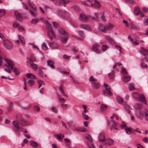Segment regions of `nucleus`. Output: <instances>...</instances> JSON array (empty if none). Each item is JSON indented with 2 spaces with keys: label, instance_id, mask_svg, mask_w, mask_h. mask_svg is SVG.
<instances>
[{
  "label": "nucleus",
  "instance_id": "nucleus-1",
  "mask_svg": "<svg viewBox=\"0 0 148 148\" xmlns=\"http://www.w3.org/2000/svg\"><path fill=\"white\" fill-rule=\"evenodd\" d=\"M16 118L18 123L15 121H13L12 124L14 126L16 131L19 132L21 131L22 127L19 126L18 124H21L22 126H25L27 125V123L23 119L21 116L20 115H16Z\"/></svg>",
  "mask_w": 148,
  "mask_h": 148
},
{
  "label": "nucleus",
  "instance_id": "nucleus-2",
  "mask_svg": "<svg viewBox=\"0 0 148 148\" xmlns=\"http://www.w3.org/2000/svg\"><path fill=\"white\" fill-rule=\"evenodd\" d=\"M59 33L62 35L61 38V42L63 43H66L69 38L68 34L63 28H59Z\"/></svg>",
  "mask_w": 148,
  "mask_h": 148
},
{
  "label": "nucleus",
  "instance_id": "nucleus-3",
  "mask_svg": "<svg viewBox=\"0 0 148 148\" xmlns=\"http://www.w3.org/2000/svg\"><path fill=\"white\" fill-rule=\"evenodd\" d=\"M46 27L48 30V36L51 40H53V37L55 36L54 33L51 28L50 24L47 21L45 22Z\"/></svg>",
  "mask_w": 148,
  "mask_h": 148
},
{
  "label": "nucleus",
  "instance_id": "nucleus-4",
  "mask_svg": "<svg viewBox=\"0 0 148 148\" xmlns=\"http://www.w3.org/2000/svg\"><path fill=\"white\" fill-rule=\"evenodd\" d=\"M85 137L87 140V143L88 148H95L92 143L93 139L90 135L88 134H85Z\"/></svg>",
  "mask_w": 148,
  "mask_h": 148
},
{
  "label": "nucleus",
  "instance_id": "nucleus-5",
  "mask_svg": "<svg viewBox=\"0 0 148 148\" xmlns=\"http://www.w3.org/2000/svg\"><path fill=\"white\" fill-rule=\"evenodd\" d=\"M103 86L105 88V89L103 91V94L106 96H110L112 95L113 94L111 92V88L106 83H104Z\"/></svg>",
  "mask_w": 148,
  "mask_h": 148
},
{
  "label": "nucleus",
  "instance_id": "nucleus-6",
  "mask_svg": "<svg viewBox=\"0 0 148 148\" xmlns=\"http://www.w3.org/2000/svg\"><path fill=\"white\" fill-rule=\"evenodd\" d=\"M13 71L15 73L16 75L19 74V71L18 69L15 67L13 62L10 60V73Z\"/></svg>",
  "mask_w": 148,
  "mask_h": 148
},
{
  "label": "nucleus",
  "instance_id": "nucleus-7",
  "mask_svg": "<svg viewBox=\"0 0 148 148\" xmlns=\"http://www.w3.org/2000/svg\"><path fill=\"white\" fill-rule=\"evenodd\" d=\"M89 80L91 82L92 86L94 88L97 89L100 87V84L96 82L97 80L95 78H94L92 76H91L89 78Z\"/></svg>",
  "mask_w": 148,
  "mask_h": 148
},
{
  "label": "nucleus",
  "instance_id": "nucleus-8",
  "mask_svg": "<svg viewBox=\"0 0 148 148\" xmlns=\"http://www.w3.org/2000/svg\"><path fill=\"white\" fill-rule=\"evenodd\" d=\"M99 44H95L93 45L92 50L97 53H99L100 52V50L99 49Z\"/></svg>",
  "mask_w": 148,
  "mask_h": 148
},
{
  "label": "nucleus",
  "instance_id": "nucleus-9",
  "mask_svg": "<svg viewBox=\"0 0 148 148\" xmlns=\"http://www.w3.org/2000/svg\"><path fill=\"white\" fill-rule=\"evenodd\" d=\"M79 19L82 22H86L88 20V18L85 14L82 13L79 16Z\"/></svg>",
  "mask_w": 148,
  "mask_h": 148
},
{
  "label": "nucleus",
  "instance_id": "nucleus-10",
  "mask_svg": "<svg viewBox=\"0 0 148 148\" xmlns=\"http://www.w3.org/2000/svg\"><path fill=\"white\" fill-rule=\"evenodd\" d=\"M98 30L100 32L104 33H106V26L101 24H99L98 27Z\"/></svg>",
  "mask_w": 148,
  "mask_h": 148
},
{
  "label": "nucleus",
  "instance_id": "nucleus-11",
  "mask_svg": "<svg viewBox=\"0 0 148 148\" xmlns=\"http://www.w3.org/2000/svg\"><path fill=\"white\" fill-rule=\"evenodd\" d=\"M70 2L69 0H59L58 1V5H61L64 4V7H65L66 5L68 4Z\"/></svg>",
  "mask_w": 148,
  "mask_h": 148
},
{
  "label": "nucleus",
  "instance_id": "nucleus-12",
  "mask_svg": "<svg viewBox=\"0 0 148 148\" xmlns=\"http://www.w3.org/2000/svg\"><path fill=\"white\" fill-rule=\"evenodd\" d=\"M140 52L143 56H148V49L141 48L140 50Z\"/></svg>",
  "mask_w": 148,
  "mask_h": 148
},
{
  "label": "nucleus",
  "instance_id": "nucleus-13",
  "mask_svg": "<svg viewBox=\"0 0 148 148\" xmlns=\"http://www.w3.org/2000/svg\"><path fill=\"white\" fill-rule=\"evenodd\" d=\"M79 27L82 29H83L88 31H91V30L90 27L86 25H79Z\"/></svg>",
  "mask_w": 148,
  "mask_h": 148
},
{
  "label": "nucleus",
  "instance_id": "nucleus-14",
  "mask_svg": "<svg viewBox=\"0 0 148 148\" xmlns=\"http://www.w3.org/2000/svg\"><path fill=\"white\" fill-rule=\"evenodd\" d=\"M94 4L92 3L90 5V6L92 7L94 6L96 8H99L101 6V5L99 2L96 0H94Z\"/></svg>",
  "mask_w": 148,
  "mask_h": 148
},
{
  "label": "nucleus",
  "instance_id": "nucleus-15",
  "mask_svg": "<svg viewBox=\"0 0 148 148\" xmlns=\"http://www.w3.org/2000/svg\"><path fill=\"white\" fill-rule=\"evenodd\" d=\"M104 141V144L108 146L112 145L114 143L113 140L110 138L106 139Z\"/></svg>",
  "mask_w": 148,
  "mask_h": 148
},
{
  "label": "nucleus",
  "instance_id": "nucleus-16",
  "mask_svg": "<svg viewBox=\"0 0 148 148\" xmlns=\"http://www.w3.org/2000/svg\"><path fill=\"white\" fill-rule=\"evenodd\" d=\"M105 133L102 132L100 133L99 136V141L101 142H103L105 140Z\"/></svg>",
  "mask_w": 148,
  "mask_h": 148
},
{
  "label": "nucleus",
  "instance_id": "nucleus-17",
  "mask_svg": "<svg viewBox=\"0 0 148 148\" xmlns=\"http://www.w3.org/2000/svg\"><path fill=\"white\" fill-rule=\"evenodd\" d=\"M106 30H111L112 29L115 27L114 25L109 23L106 25Z\"/></svg>",
  "mask_w": 148,
  "mask_h": 148
},
{
  "label": "nucleus",
  "instance_id": "nucleus-18",
  "mask_svg": "<svg viewBox=\"0 0 148 148\" xmlns=\"http://www.w3.org/2000/svg\"><path fill=\"white\" fill-rule=\"evenodd\" d=\"M14 14L16 17V18L19 21H21L22 20V17L19 13L17 11L14 12Z\"/></svg>",
  "mask_w": 148,
  "mask_h": 148
},
{
  "label": "nucleus",
  "instance_id": "nucleus-19",
  "mask_svg": "<svg viewBox=\"0 0 148 148\" xmlns=\"http://www.w3.org/2000/svg\"><path fill=\"white\" fill-rule=\"evenodd\" d=\"M43 69V68H39L38 70V74L39 76L41 77H43L44 76H45V77H46V75L44 73L42 70V69Z\"/></svg>",
  "mask_w": 148,
  "mask_h": 148
},
{
  "label": "nucleus",
  "instance_id": "nucleus-20",
  "mask_svg": "<svg viewBox=\"0 0 148 148\" xmlns=\"http://www.w3.org/2000/svg\"><path fill=\"white\" fill-rule=\"evenodd\" d=\"M6 63L5 64V66L8 67V68L7 69H5V70L7 72L9 73V60H7L6 58L5 59Z\"/></svg>",
  "mask_w": 148,
  "mask_h": 148
},
{
  "label": "nucleus",
  "instance_id": "nucleus-21",
  "mask_svg": "<svg viewBox=\"0 0 148 148\" xmlns=\"http://www.w3.org/2000/svg\"><path fill=\"white\" fill-rule=\"evenodd\" d=\"M140 10L139 8L138 7L136 6L134 8V13L136 15H138L140 14Z\"/></svg>",
  "mask_w": 148,
  "mask_h": 148
},
{
  "label": "nucleus",
  "instance_id": "nucleus-22",
  "mask_svg": "<svg viewBox=\"0 0 148 148\" xmlns=\"http://www.w3.org/2000/svg\"><path fill=\"white\" fill-rule=\"evenodd\" d=\"M49 45L50 47L53 49H56L58 47V45L55 42H51L49 43Z\"/></svg>",
  "mask_w": 148,
  "mask_h": 148
},
{
  "label": "nucleus",
  "instance_id": "nucleus-23",
  "mask_svg": "<svg viewBox=\"0 0 148 148\" xmlns=\"http://www.w3.org/2000/svg\"><path fill=\"white\" fill-rule=\"evenodd\" d=\"M28 64L33 69L34 71H36L38 69V66L36 64L34 63H29Z\"/></svg>",
  "mask_w": 148,
  "mask_h": 148
},
{
  "label": "nucleus",
  "instance_id": "nucleus-24",
  "mask_svg": "<svg viewBox=\"0 0 148 148\" xmlns=\"http://www.w3.org/2000/svg\"><path fill=\"white\" fill-rule=\"evenodd\" d=\"M4 45L5 48L7 49H9V41L8 39L5 40L4 41Z\"/></svg>",
  "mask_w": 148,
  "mask_h": 148
},
{
  "label": "nucleus",
  "instance_id": "nucleus-25",
  "mask_svg": "<svg viewBox=\"0 0 148 148\" xmlns=\"http://www.w3.org/2000/svg\"><path fill=\"white\" fill-rule=\"evenodd\" d=\"M60 105L61 107L63 109H65L68 107V104L66 102H60Z\"/></svg>",
  "mask_w": 148,
  "mask_h": 148
},
{
  "label": "nucleus",
  "instance_id": "nucleus-26",
  "mask_svg": "<svg viewBox=\"0 0 148 148\" xmlns=\"http://www.w3.org/2000/svg\"><path fill=\"white\" fill-rule=\"evenodd\" d=\"M129 26L132 29H139V27L138 26L134 25L132 23L130 24Z\"/></svg>",
  "mask_w": 148,
  "mask_h": 148
},
{
  "label": "nucleus",
  "instance_id": "nucleus-27",
  "mask_svg": "<svg viewBox=\"0 0 148 148\" xmlns=\"http://www.w3.org/2000/svg\"><path fill=\"white\" fill-rule=\"evenodd\" d=\"M138 100H140L142 102H146V100L145 95L143 94L140 95Z\"/></svg>",
  "mask_w": 148,
  "mask_h": 148
},
{
  "label": "nucleus",
  "instance_id": "nucleus-28",
  "mask_svg": "<svg viewBox=\"0 0 148 148\" xmlns=\"http://www.w3.org/2000/svg\"><path fill=\"white\" fill-rule=\"evenodd\" d=\"M47 63L48 65L49 66L52 68H54L53 62L52 61L48 60L47 61Z\"/></svg>",
  "mask_w": 148,
  "mask_h": 148
},
{
  "label": "nucleus",
  "instance_id": "nucleus-29",
  "mask_svg": "<svg viewBox=\"0 0 148 148\" xmlns=\"http://www.w3.org/2000/svg\"><path fill=\"white\" fill-rule=\"evenodd\" d=\"M27 77L28 78H31L32 79H35L36 78V76L31 74L30 73H28L26 75Z\"/></svg>",
  "mask_w": 148,
  "mask_h": 148
},
{
  "label": "nucleus",
  "instance_id": "nucleus-30",
  "mask_svg": "<svg viewBox=\"0 0 148 148\" xmlns=\"http://www.w3.org/2000/svg\"><path fill=\"white\" fill-rule=\"evenodd\" d=\"M106 40L108 41L109 43H113L114 42V39L109 36H106L105 38Z\"/></svg>",
  "mask_w": 148,
  "mask_h": 148
},
{
  "label": "nucleus",
  "instance_id": "nucleus-31",
  "mask_svg": "<svg viewBox=\"0 0 148 148\" xmlns=\"http://www.w3.org/2000/svg\"><path fill=\"white\" fill-rule=\"evenodd\" d=\"M29 60V62L30 63H33V62L36 61V59L35 57L34 56L32 55L30 56V58H28Z\"/></svg>",
  "mask_w": 148,
  "mask_h": 148
},
{
  "label": "nucleus",
  "instance_id": "nucleus-32",
  "mask_svg": "<svg viewBox=\"0 0 148 148\" xmlns=\"http://www.w3.org/2000/svg\"><path fill=\"white\" fill-rule=\"evenodd\" d=\"M115 71L114 70L112 71V72L108 74L109 78L110 79H112L114 77Z\"/></svg>",
  "mask_w": 148,
  "mask_h": 148
},
{
  "label": "nucleus",
  "instance_id": "nucleus-33",
  "mask_svg": "<svg viewBox=\"0 0 148 148\" xmlns=\"http://www.w3.org/2000/svg\"><path fill=\"white\" fill-rule=\"evenodd\" d=\"M140 95L137 92H134L133 94L134 98L136 100L138 101L139 98L140 97Z\"/></svg>",
  "mask_w": 148,
  "mask_h": 148
},
{
  "label": "nucleus",
  "instance_id": "nucleus-34",
  "mask_svg": "<svg viewBox=\"0 0 148 148\" xmlns=\"http://www.w3.org/2000/svg\"><path fill=\"white\" fill-rule=\"evenodd\" d=\"M18 37L19 39L21 41V43L22 44V45L23 46H24L25 45V43L24 38L23 37L20 36L19 35L18 36Z\"/></svg>",
  "mask_w": 148,
  "mask_h": 148
},
{
  "label": "nucleus",
  "instance_id": "nucleus-35",
  "mask_svg": "<svg viewBox=\"0 0 148 148\" xmlns=\"http://www.w3.org/2000/svg\"><path fill=\"white\" fill-rule=\"evenodd\" d=\"M128 88L130 91L134 90H135L134 86L132 83H130L129 84Z\"/></svg>",
  "mask_w": 148,
  "mask_h": 148
},
{
  "label": "nucleus",
  "instance_id": "nucleus-36",
  "mask_svg": "<svg viewBox=\"0 0 148 148\" xmlns=\"http://www.w3.org/2000/svg\"><path fill=\"white\" fill-rule=\"evenodd\" d=\"M107 108V106L105 104H102L100 106L101 112L105 110Z\"/></svg>",
  "mask_w": 148,
  "mask_h": 148
},
{
  "label": "nucleus",
  "instance_id": "nucleus-37",
  "mask_svg": "<svg viewBox=\"0 0 148 148\" xmlns=\"http://www.w3.org/2000/svg\"><path fill=\"white\" fill-rule=\"evenodd\" d=\"M131 79V77L129 76H124L123 78V81L126 82H127L129 81Z\"/></svg>",
  "mask_w": 148,
  "mask_h": 148
},
{
  "label": "nucleus",
  "instance_id": "nucleus-38",
  "mask_svg": "<svg viewBox=\"0 0 148 148\" xmlns=\"http://www.w3.org/2000/svg\"><path fill=\"white\" fill-rule=\"evenodd\" d=\"M30 143L31 146L35 147H37L38 146V144L37 143L33 141H31Z\"/></svg>",
  "mask_w": 148,
  "mask_h": 148
},
{
  "label": "nucleus",
  "instance_id": "nucleus-39",
  "mask_svg": "<svg viewBox=\"0 0 148 148\" xmlns=\"http://www.w3.org/2000/svg\"><path fill=\"white\" fill-rule=\"evenodd\" d=\"M117 125V123L116 122L113 121V123L112 125L111 129L116 130L117 129L116 126Z\"/></svg>",
  "mask_w": 148,
  "mask_h": 148
},
{
  "label": "nucleus",
  "instance_id": "nucleus-40",
  "mask_svg": "<svg viewBox=\"0 0 148 148\" xmlns=\"http://www.w3.org/2000/svg\"><path fill=\"white\" fill-rule=\"evenodd\" d=\"M125 130L127 134H130L131 133L132 131L131 128L126 127Z\"/></svg>",
  "mask_w": 148,
  "mask_h": 148
},
{
  "label": "nucleus",
  "instance_id": "nucleus-41",
  "mask_svg": "<svg viewBox=\"0 0 148 148\" xmlns=\"http://www.w3.org/2000/svg\"><path fill=\"white\" fill-rule=\"evenodd\" d=\"M38 83L39 84V87H41L42 85H44L45 84L44 82L42 80H40L38 81Z\"/></svg>",
  "mask_w": 148,
  "mask_h": 148
},
{
  "label": "nucleus",
  "instance_id": "nucleus-42",
  "mask_svg": "<svg viewBox=\"0 0 148 148\" xmlns=\"http://www.w3.org/2000/svg\"><path fill=\"white\" fill-rule=\"evenodd\" d=\"M59 135L54 134L53 136L55 137H56L58 140H59L60 141H61V138L60 137V136L62 135V134L60 133H59Z\"/></svg>",
  "mask_w": 148,
  "mask_h": 148
},
{
  "label": "nucleus",
  "instance_id": "nucleus-43",
  "mask_svg": "<svg viewBox=\"0 0 148 148\" xmlns=\"http://www.w3.org/2000/svg\"><path fill=\"white\" fill-rule=\"evenodd\" d=\"M39 20L38 18H34L31 21V23L32 24H36L38 21Z\"/></svg>",
  "mask_w": 148,
  "mask_h": 148
},
{
  "label": "nucleus",
  "instance_id": "nucleus-44",
  "mask_svg": "<svg viewBox=\"0 0 148 148\" xmlns=\"http://www.w3.org/2000/svg\"><path fill=\"white\" fill-rule=\"evenodd\" d=\"M5 13V12L3 9H0V17L3 16Z\"/></svg>",
  "mask_w": 148,
  "mask_h": 148
},
{
  "label": "nucleus",
  "instance_id": "nucleus-45",
  "mask_svg": "<svg viewBox=\"0 0 148 148\" xmlns=\"http://www.w3.org/2000/svg\"><path fill=\"white\" fill-rule=\"evenodd\" d=\"M34 110L36 111H39L40 110V108L38 106L35 105L34 107Z\"/></svg>",
  "mask_w": 148,
  "mask_h": 148
},
{
  "label": "nucleus",
  "instance_id": "nucleus-46",
  "mask_svg": "<svg viewBox=\"0 0 148 148\" xmlns=\"http://www.w3.org/2000/svg\"><path fill=\"white\" fill-rule=\"evenodd\" d=\"M51 110L52 112L55 113L57 112L58 111L57 108L55 106L52 107L51 108Z\"/></svg>",
  "mask_w": 148,
  "mask_h": 148
},
{
  "label": "nucleus",
  "instance_id": "nucleus-47",
  "mask_svg": "<svg viewBox=\"0 0 148 148\" xmlns=\"http://www.w3.org/2000/svg\"><path fill=\"white\" fill-rule=\"evenodd\" d=\"M42 47L45 50H47L48 49V48L45 43H43L42 44Z\"/></svg>",
  "mask_w": 148,
  "mask_h": 148
},
{
  "label": "nucleus",
  "instance_id": "nucleus-48",
  "mask_svg": "<svg viewBox=\"0 0 148 148\" xmlns=\"http://www.w3.org/2000/svg\"><path fill=\"white\" fill-rule=\"evenodd\" d=\"M29 11L30 14L33 16H37V13L36 12V11H35V12H33L31 10H30Z\"/></svg>",
  "mask_w": 148,
  "mask_h": 148
},
{
  "label": "nucleus",
  "instance_id": "nucleus-49",
  "mask_svg": "<svg viewBox=\"0 0 148 148\" xmlns=\"http://www.w3.org/2000/svg\"><path fill=\"white\" fill-rule=\"evenodd\" d=\"M135 108L137 110H139L142 107V105L139 104H137L135 105Z\"/></svg>",
  "mask_w": 148,
  "mask_h": 148
},
{
  "label": "nucleus",
  "instance_id": "nucleus-50",
  "mask_svg": "<svg viewBox=\"0 0 148 148\" xmlns=\"http://www.w3.org/2000/svg\"><path fill=\"white\" fill-rule=\"evenodd\" d=\"M116 99L117 102H123V99L119 96L116 97Z\"/></svg>",
  "mask_w": 148,
  "mask_h": 148
},
{
  "label": "nucleus",
  "instance_id": "nucleus-51",
  "mask_svg": "<svg viewBox=\"0 0 148 148\" xmlns=\"http://www.w3.org/2000/svg\"><path fill=\"white\" fill-rule=\"evenodd\" d=\"M82 115L84 119L86 120H88L89 119L88 116L85 113H82Z\"/></svg>",
  "mask_w": 148,
  "mask_h": 148
},
{
  "label": "nucleus",
  "instance_id": "nucleus-52",
  "mask_svg": "<svg viewBox=\"0 0 148 148\" xmlns=\"http://www.w3.org/2000/svg\"><path fill=\"white\" fill-rule=\"evenodd\" d=\"M95 17H92V19L96 20L97 19L99 16L98 13H95Z\"/></svg>",
  "mask_w": 148,
  "mask_h": 148
},
{
  "label": "nucleus",
  "instance_id": "nucleus-53",
  "mask_svg": "<svg viewBox=\"0 0 148 148\" xmlns=\"http://www.w3.org/2000/svg\"><path fill=\"white\" fill-rule=\"evenodd\" d=\"M52 23L55 28H57L59 26V25L58 23L53 22Z\"/></svg>",
  "mask_w": 148,
  "mask_h": 148
},
{
  "label": "nucleus",
  "instance_id": "nucleus-54",
  "mask_svg": "<svg viewBox=\"0 0 148 148\" xmlns=\"http://www.w3.org/2000/svg\"><path fill=\"white\" fill-rule=\"evenodd\" d=\"M144 20L145 22L144 23L146 25H148V16H147L145 17Z\"/></svg>",
  "mask_w": 148,
  "mask_h": 148
},
{
  "label": "nucleus",
  "instance_id": "nucleus-55",
  "mask_svg": "<svg viewBox=\"0 0 148 148\" xmlns=\"http://www.w3.org/2000/svg\"><path fill=\"white\" fill-rule=\"evenodd\" d=\"M121 71L124 75H127V73L126 72L125 69L123 67L122 68Z\"/></svg>",
  "mask_w": 148,
  "mask_h": 148
},
{
  "label": "nucleus",
  "instance_id": "nucleus-56",
  "mask_svg": "<svg viewBox=\"0 0 148 148\" xmlns=\"http://www.w3.org/2000/svg\"><path fill=\"white\" fill-rule=\"evenodd\" d=\"M115 47L116 49H118L119 50V51L121 53L122 52V48H121V47L120 46H118V45H115Z\"/></svg>",
  "mask_w": 148,
  "mask_h": 148
},
{
  "label": "nucleus",
  "instance_id": "nucleus-57",
  "mask_svg": "<svg viewBox=\"0 0 148 148\" xmlns=\"http://www.w3.org/2000/svg\"><path fill=\"white\" fill-rule=\"evenodd\" d=\"M107 46L106 45H103L102 47V49L103 51H105L107 49Z\"/></svg>",
  "mask_w": 148,
  "mask_h": 148
},
{
  "label": "nucleus",
  "instance_id": "nucleus-58",
  "mask_svg": "<svg viewBox=\"0 0 148 148\" xmlns=\"http://www.w3.org/2000/svg\"><path fill=\"white\" fill-rule=\"evenodd\" d=\"M30 6L31 8H32L34 11H36V8L34 5L30 4Z\"/></svg>",
  "mask_w": 148,
  "mask_h": 148
},
{
  "label": "nucleus",
  "instance_id": "nucleus-59",
  "mask_svg": "<svg viewBox=\"0 0 148 148\" xmlns=\"http://www.w3.org/2000/svg\"><path fill=\"white\" fill-rule=\"evenodd\" d=\"M143 13H147L148 11V8L145 7H144L143 8Z\"/></svg>",
  "mask_w": 148,
  "mask_h": 148
},
{
  "label": "nucleus",
  "instance_id": "nucleus-60",
  "mask_svg": "<svg viewBox=\"0 0 148 148\" xmlns=\"http://www.w3.org/2000/svg\"><path fill=\"white\" fill-rule=\"evenodd\" d=\"M145 120L148 122V112H145Z\"/></svg>",
  "mask_w": 148,
  "mask_h": 148
},
{
  "label": "nucleus",
  "instance_id": "nucleus-61",
  "mask_svg": "<svg viewBox=\"0 0 148 148\" xmlns=\"http://www.w3.org/2000/svg\"><path fill=\"white\" fill-rule=\"evenodd\" d=\"M28 84L29 85L32 86L34 84V81L32 80H29L28 81Z\"/></svg>",
  "mask_w": 148,
  "mask_h": 148
},
{
  "label": "nucleus",
  "instance_id": "nucleus-62",
  "mask_svg": "<svg viewBox=\"0 0 148 148\" xmlns=\"http://www.w3.org/2000/svg\"><path fill=\"white\" fill-rule=\"evenodd\" d=\"M123 23L125 24V26L127 27H129V25L128 24L127 22V21L125 20H123Z\"/></svg>",
  "mask_w": 148,
  "mask_h": 148
},
{
  "label": "nucleus",
  "instance_id": "nucleus-63",
  "mask_svg": "<svg viewBox=\"0 0 148 148\" xmlns=\"http://www.w3.org/2000/svg\"><path fill=\"white\" fill-rule=\"evenodd\" d=\"M63 58L65 59L68 60L69 59L70 57L64 54L63 56Z\"/></svg>",
  "mask_w": 148,
  "mask_h": 148
},
{
  "label": "nucleus",
  "instance_id": "nucleus-64",
  "mask_svg": "<svg viewBox=\"0 0 148 148\" xmlns=\"http://www.w3.org/2000/svg\"><path fill=\"white\" fill-rule=\"evenodd\" d=\"M143 140L144 142L148 143V138L147 137H144Z\"/></svg>",
  "mask_w": 148,
  "mask_h": 148
}]
</instances>
